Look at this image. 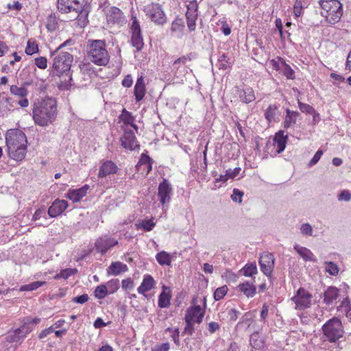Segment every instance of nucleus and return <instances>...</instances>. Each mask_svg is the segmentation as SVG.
I'll return each mask as SVG.
<instances>
[{
    "label": "nucleus",
    "mask_w": 351,
    "mask_h": 351,
    "mask_svg": "<svg viewBox=\"0 0 351 351\" xmlns=\"http://www.w3.org/2000/svg\"><path fill=\"white\" fill-rule=\"evenodd\" d=\"M70 40H68L60 45L56 50L51 52V56H54L51 73L53 75L61 76L64 74L68 77V80H64L60 82L58 87L62 90H67L72 86V76L69 74L71 64L73 58V56L69 52L61 51L56 55L58 51L66 46Z\"/></svg>",
    "instance_id": "nucleus-1"
},
{
    "label": "nucleus",
    "mask_w": 351,
    "mask_h": 351,
    "mask_svg": "<svg viewBox=\"0 0 351 351\" xmlns=\"http://www.w3.org/2000/svg\"><path fill=\"white\" fill-rule=\"evenodd\" d=\"M57 116V101L54 98L45 97L34 104L32 117L36 125L48 126L56 121Z\"/></svg>",
    "instance_id": "nucleus-2"
},
{
    "label": "nucleus",
    "mask_w": 351,
    "mask_h": 351,
    "mask_svg": "<svg viewBox=\"0 0 351 351\" xmlns=\"http://www.w3.org/2000/svg\"><path fill=\"white\" fill-rule=\"evenodd\" d=\"M5 143L8 155L12 159L22 161L25 158L27 140L23 131L19 129L8 130L5 136Z\"/></svg>",
    "instance_id": "nucleus-3"
},
{
    "label": "nucleus",
    "mask_w": 351,
    "mask_h": 351,
    "mask_svg": "<svg viewBox=\"0 0 351 351\" xmlns=\"http://www.w3.org/2000/svg\"><path fill=\"white\" fill-rule=\"evenodd\" d=\"M87 55L88 59L98 66H106L109 62L110 56L104 40H92L88 45Z\"/></svg>",
    "instance_id": "nucleus-4"
},
{
    "label": "nucleus",
    "mask_w": 351,
    "mask_h": 351,
    "mask_svg": "<svg viewBox=\"0 0 351 351\" xmlns=\"http://www.w3.org/2000/svg\"><path fill=\"white\" fill-rule=\"evenodd\" d=\"M86 0H58V10L61 13L71 14V18L77 19L80 16H86Z\"/></svg>",
    "instance_id": "nucleus-5"
},
{
    "label": "nucleus",
    "mask_w": 351,
    "mask_h": 351,
    "mask_svg": "<svg viewBox=\"0 0 351 351\" xmlns=\"http://www.w3.org/2000/svg\"><path fill=\"white\" fill-rule=\"evenodd\" d=\"M319 3L322 9L321 14L330 24L339 21L343 14L342 5L337 0H320Z\"/></svg>",
    "instance_id": "nucleus-6"
},
{
    "label": "nucleus",
    "mask_w": 351,
    "mask_h": 351,
    "mask_svg": "<svg viewBox=\"0 0 351 351\" xmlns=\"http://www.w3.org/2000/svg\"><path fill=\"white\" fill-rule=\"evenodd\" d=\"M40 319L38 317L32 319L27 318L20 328L14 330L12 334L7 336L6 342L21 344L26 335L33 330L34 326L40 323Z\"/></svg>",
    "instance_id": "nucleus-7"
},
{
    "label": "nucleus",
    "mask_w": 351,
    "mask_h": 351,
    "mask_svg": "<svg viewBox=\"0 0 351 351\" xmlns=\"http://www.w3.org/2000/svg\"><path fill=\"white\" fill-rule=\"evenodd\" d=\"M322 331L326 338L325 340L330 343L337 341L344 333L341 322L337 317L327 321L322 326Z\"/></svg>",
    "instance_id": "nucleus-8"
},
{
    "label": "nucleus",
    "mask_w": 351,
    "mask_h": 351,
    "mask_svg": "<svg viewBox=\"0 0 351 351\" xmlns=\"http://www.w3.org/2000/svg\"><path fill=\"white\" fill-rule=\"evenodd\" d=\"M146 16L156 25H162L167 22V16L159 3H152L145 7Z\"/></svg>",
    "instance_id": "nucleus-9"
},
{
    "label": "nucleus",
    "mask_w": 351,
    "mask_h": 351,
    "mask_svg": "<svg viewBox=\"0 0 351 351\" xmlns=\"http://www.w3.org/2000/svg\"><path fill=\"white\" fill-rule=\"evenodd\" d=\"M312 295L306 289L300 288L291 300L295 304V309L302 311L311 306Z\"/></svg>",
    "instance_id": "nucleus-10"
},
{
    "label": "nucleus",
    "mask_w": 351,
    "mask_h": 351,
    "mask_svg": "<svg viewBox=\"0 0 351 351\" xmlns=\"http://www.w3.org/2000/svg\"><path fill=\"white\" fill-rule=\"evenodd\" d=\"M131 43L137 51H141L143 47L144 43L141 34V29L136 16H132V23L131 25Z\"/></svg>",
    "instance_id": "nucleus-11"
},
{
    "label": "nucleus",
    "mask_w": 351,
    "mask_h": 351,
    "mask_svg": "<svg viewBox=\"0 0 351 351\" xmlns=\"http://www.w3.org/2000/svg\"><path fill=\"white\" fill-rule=\"evenodd\" d=\"M121 145L125 149L133 151L138 149L140 145L136 141L135 133L132 130L124 129V134L121 138Z\"/></svg>",
    "instance_id": "nucleus-12"
},
{
    "label": "nucleus",
    "mask_w": 351,
    "mask_h": 351,
    "mask_svg": "<svg viewBox=\"0 0 351 351\" xmlns=\"http://www.w3.org/2000/svg\"><path fill=\"white\" fill-rule=\"evenodd\" d=\"M108 24H119L123 19L121 10L114 6H106L103 10Z\"/></svg>",
    "instance_id": "nucleus-13"
},
{
    "label": "nucleus",
    "mask_w": 351,
    "mask_h": 351,
    "mask_svg": "<svg viewBox=\"0 0 351 351\" xmlns=\"http://www.w3.org/2000/svg\"><path fill=\"white\" fill-rule=\"evenodd\" d=\"M118 244V241L107 235L102 236L97 239L95 246L97 251L104 254L111 247Z\"/></svg>",
    "instance_id": "nucleus-14"
},
{
    "label": "nucleus",
    "mask_w": 351,
    "mask_h": 351,
    "mask_svg": "<svg viewBox=\"0 0 351 351\" xmlns=\"http://www.w3.org/2000/svg\"><path fill=\"white\" fill-rule=\"evenodd\" d=\"M259 264L261 271L269 276L274 267V256L270 253H263L259 258Z\"/></svg>",
    "instance_id": "nucleus-15"
},
{
    "label": "nucleus",
    "mask_w": 351,
    "mask_h": 351,
    "mask_svg": "<svg viewBox=\"0 0 351 351\" xmlns=\"http://www.w3.org/2000/svg\"><path fill=\"white\" fill-rule=\"evenodd\" d=\"M158 195L160 202L162 205L170 202L171 196L172 195V187L167 180L164 179L159 184Z\"/></svg>",
    "instance_id": "nucleus-16"
},
{
    "label": "nucleus",
    "mask_w": 351,
    "mask_h": 351,
    "mask_svg": "<svg viewBox=\"0 0 351 351\" xmlns=\"http://www.w3.org/2000/svg\"><path fill=\"white\" fill-rule=\"evenodd\" d=\"M204 312V309L199 305H194L187 309L184 318L192 320V322L195 323L200 324L202 322Z\"/></svg>",
    "instance_id": "nucleus-17"
},
{
    "label": "nucleus",
    "mask_w": 351,
    "mask_h": 351,
    "mask_svg": "<svg viewBox=\"0 0 351 351\" xmlns=\"http://www.w3.org/2000/svg\"><path fill=\"white\" fill-rule=\"evenodd\" d=\"M68 207V203L64 199H56L49 208L48 215L50 217H56L62 214Z\"/></svg>",
    "instance_id": "nucleus-18"
},
{
    "label": "nucleus",
    "mask_w": 351,
    "mask_h": 351,
    "mask_svg": "<svg viewBox=\"0 0 351 351\" xmlns=\"http://www.w3.org/2000/svg\"><path fill=\"white\" fill-rule=\"evenodd\" d=\"M89 186L88 184H85L77 189H69L66 194V197L72 200L73 202H78L86 195Z\"/></svg>",
    "instance_id": "nucleus-19"
},
{
    "label": "nucleus",
    "mask_w": 351,
    "mask_h": 351,
    "mask_svg": "<svg viewBox=\"0 0 351 351\" xmlns=\"http://www.w3.org/2000/svg\"><path fill=\"white\" fill-rule=\"evenodd\" d=\"M195 57V53L191 52L184 56H182L178 58H177L173 63V71H174L175 74H178L182 71V66H186L188 62L191 61Z\"/></svg>",
    "instance_id": "nucleus-20"
},
{
    "label": "nucleus",
    "mask_w": 351,
    "mask_h": 351,
    "mask_svg": "<svg viewBox=\"0 0 351 351\" xmlns=\"http://www.w3.org/2000/svg\"><path fill=\"white\" fill-rule=\"evenodd\" d=\"M117 169L118 167L114 162L111 160H106L100 166L98 177L105 178L108 175L114 174L117 173Z\"/></svg>",
    "instance_id": "nucleus-21"
},
{
    "label": "nucleus",
    "mask_w": 351,
    "mask_h": 351,
    "mask_svg": "<svg viewBox=\"0 0 351 351\" xmlns=\"http://www.w3.org/2000/svg\"><path fill=\"white\" fill-rule=\"evenodd\" d=\"M288 136L285 134L284 131L280 130L277 132L274 138V145L276 146V152L280 154L282 152L287 145Z\"/></svg>",
    "instance_id": "nucleus-22"
},
{
    "label": "nucleus",
    "mask_w": 351,
    "mask_h": 351,
    "mask_svg": "<svg viewBox=\"0 0 351 351\" xmlns=\"http://www.w3.org/2000/svg\"><path fill=\"white\" fill-rule=\"evenodd\" d=\"M128 271V266L121 262H112L107 269V274L118 276L122 272Z\"/></svg>",
    "instance_id": "nucleus-23"
},
{
    "label": "nucleus",
    "mask_w": 351,
    "mask_h": 351,
    "mask_svg": "<svg viewBox=\"0 0 351 351\" xmlns=\"http://www.w3.org/2000/svg\"><path fill=\"white\" fill-rule=\"evenodd\" d=\"M339 290L335 287H329L324 293V302L328 305L333 303L339 297Z\"/></svg>",
    "instance_id": "nucleus-24"
},
{
    "label": "nucleus",
    "mask_w": 351,
    "mask_h": 351,
    "mask_svg": "<svg viewBox=\"0 0 351 351\" xmlns=\"http://www.w3.org/2000/svg\"><path fill=\"white\" fill-rule=\"evenodd\" d=\"M134 92L136 101H140L143 99L145 94V85L143 77L137 79Z\"/></svg>",
    "instance_id": "nucleus-25"
},
{
    "label": "nucleus",
    "mask_w": 351,
    "mask_h": 351,
    "mask_svg": "<svg viewBox=\"0 0 351 351\" xmlns=\"http://www.w3.org/2000/svg\"><path fill=\"white\" fill-rule=\"evenodd\" d=\"M298 117H300L298 112L287 109L284 121V128H289L293 126L296 123Z\"/></svg>",
    "instance_id": "nucleus-26"
},
{
    "label": "nucleus",
    "mask_w": 351,
    "mask_h": 351,
    "mask_svg": "<svg viewBox=\"0 0 351 351\" xmlns=\"http://www.w3.org/2000/svg\"><path fill=\"white\" fill-rule=\"evenodd\" d=\"M155 282L150 275L145 276L141 285L138 288V292L144 294L145 292L150 291L154 286Z\"/></svg>",
    "instance_id": "nucleus-27"
},
{
    "label": "nucleus",
    "mask_w": 351,
    "mask_h": 351,
    "mask_svg": "<svg viewBox=\"0 0 351 351\" xmlns=\"http://www.w3.org/2000/svg\"><path fill=\"white\" fill-rule=\"evenodd\" d=\"M239 96L241 100L245 104L250 103L256 99L254 90L250 87L239 90Z\"/></svg>",
    "instance_id": "nucleus-28"
},
{
    "label": "nucleus",
    "mask_w": 351,
    "mask_h": 351,
    "mask_svg": "<svg viewBox=\"0 0 351 351\" xmlns=\"http://www.w3.org/2000/svg\"><path fill=\"white\" fill-rule=\"evenodd\" d=\"M294 249L306 261H317L314 254L308 248L300 246L299 245H295Z\"/></svg>",
    "instance_id": "nucleus-29"
},
{
    "label": "nucleus",
    "mask_w": 351,
    "mask_h": 351,
    "mask_svg": "<svg viewBox=\"0 0 351 351\" xmlns=\"http://www.w3.org/2000/svg\"><path fill=\"white\" fill-rule=\"evenodd\" d=\"M119 119L125 125H131L136 132H138V126L134 123L135 118L132 115L131 112L123 109L119 116Z\"/></svg>",
    "instance_id": "nucleus-30"
},
{
    "label": "nucleus",
    "mask_w": 351,
    "mask_h": 351,
    "mask_svg": "<svg viewBox=\"0 0 351 351\" xmlns=\"http://www.w3.org/2000/svg\"><path fill=\"white\" fill-rule=\"evenodd\" d=\"M198 4L195 0L192 1L187 5V12L186 13V19L197 20V19Z\"/></svg>",
    "instance_id": "nucleus-31"
},
{
    "label": "nucleus",
    "mask_w": 351,
    "mask_h": 351,
    "mask_svg": "<svg viewBox=\"0 0 351 351\" xmlns=\"http://www.w3.org/2000/svg\"><path fill=\"white\" fill-rule=\"evenodd\" d=\"M250 342L252 348L255 350H261L265 346V341L261 338L258 332H255L251 335Z\"/></svg>",
    "instance_id": "nucleus-32"
},
{
    "label": "nucleus",
    "mask_w": 351,
    "mask_h": 351,
    "mask_svg": "<svg viewBox=\"0 0 351 351\" xmlns=\"http://www.w3.org/2000/svg\"><path fill=\"white\" fill-rule=\"evenodd\" d=\"M239 290L243 293L247 298H252L256 293V287L248 282H243L239 285Z\"/></svg>",
    "instance_id": "nucleus-33"
},
{
    "label": "nucleus",
    "mask_w": 351,
    "mask_h": 351,
    "mask_svg": "<svg viewBox=\"0 0 351 351\" xmlns=\"http://www.w3.org/2000/svg\"><path fill=\"white\" fill-rule=\"evenodd\" d=\"M184 28V22L182 19L177 17L171 24L170 31L171 34L182 33Z\"/></svg>",
    "instance_id": "nucleus-34"
},
{
    "label": "nucleus",
    "mask_w": 351,
    "mask_h": 351,
    "mask_svg": "<svg viewBox=\"0 0 351 351\" xmlns=\"http://www.w3.org/2000/svg\"><path fill=\"white\" fill-rule=\"evenodd\" d=\"M156 261L161 265H170L171 258L169 254L165 251L158 253L156 256Z\"/></svg>",
    "instance_id": "nucleus-35"
},
{
    "label": "nucleus",
    "mask_w": 351,
    "mask_h": 351,
    "mask_svg": "<svg viewBox=\"0 0 351 351\" xmlns=\"http://www.w3.org/2000/svg\"><path fill=\"white\" fill-rule=\"evenodd\" d=\"M136 226L138 229H143L145 231H151L156 226V223L153 221L152 219H143L136 223Z\"/></svg>",
    "instance_id": "nucleus-36"
},
{
    "label": "nucleus",
    "mask_w": 351,
    "mask_h": 351,
    "mask_svg": "<svg viewBox=\"0 0 351 351\" xmlns=\"http://www.w3.org/2000/svg\"><path fill=\"white\" fill-rule=\"evenodd\" d=\"M80 72L84 75L91 77L95 75V71L92 64L89 62H82L79 65Z\"/></svg>",
    "instance_id": "nucleus-37"
},
{
    "label": "nucleus",
    "mask_w": 351,
    "mask_h": 351,
    "mask_svg": "<svg viewBox=\"0 0 351 351\" xmlns=\"http://www.w3.org/2000/svg\"><path fill=\"white\" fill-rule=\"evenodd\" d=\"M77 271V269L66 268L60 271L54 276V279L64 278L67 279L70 276L74 275Z\"/></svg>",
    "instance_id": "nucleus-38"
},
{
    "label": "nucleus",
    "mask_w": 351,
    "mask_h": 351,
    "mask_svg": "<svg viewBox=\"0 0 351 351\" xmlns=\"http://www.w3.org/2000/svg\"><path fill=\"white\" fill-rule=\"evenodd\" d=\"M231 65L230 58H228L226 53H223L218 59V68L222 70L228 69Z\"/></svg>",
    "instance_id": "nucleus-39"
},
{
    "label": "nucleus",
    "mask_w": 351,
    "mask_h": 351,
    "mask_svg": "<svg viewBox=\"0 0 351 351\" xmlns=\"http://www.w3.org/2000/svg\"><path fill=\"white\" fill-rule=\"evenodd\" d=\"M46 284L45 281H35L32 283L22 286L20 291H31L37 289L38 287Z\"/></svg>",
    "instance_id": "nucleus-40"
},
{
    "label": "nucleus",
    "mask_w": 351,
    "mask_h": 351,
    "mask_svg": "<svg viewBox=\"0 0 351 351\" xmlns=\"http://www.w3.org/2000/svg\"><path fill=\"white\" fill-rule=\"evenodd\" d=\"M171 296L169 294L162 292L158 298V306L160 308H166L170 304Z\"/></svg>",
    "instance_id": "nucleus-41"
},
{
    "label": "nucleus",
    "mask_w": 351,
    "mask_h": 351,
    "mask_svg": "<svg viewBox=\"0 0 351 351\" xmlns=\"http://www.w3.org/2000/svg\"><path fill=\"white\" fill-rule=\"evenodd\" d=\"M245 276H252L257 273V267L255 264H247L241 271Z\"/></svg>",
    "instance_id": "nucleus-42"
},
{
    "label": "nucleus",
    "mask_w": 351,
    "mask_h": 351,
    "mask_svg": "<svg viewBox=\"0 0 351 351\" xmlns=\"http://www.w3.org/2000/svg\"><path fill=\"white\" fill-rule=\"evenodd\" d=\"M109 294L115 293L119 289V280L117 278L111 279L106 285Z\"/></svg>",
    "instance_id": "nucleus-43"
},
{
    "label": "nucleus",
    "mask_w": 351,
    "mask_h": 351,
    "mask_svg": "<svg viewBox=\"0 0 351 351\" xmlns=\"http://www.w3.org/2000/svg\"><path fill=\"white\" fill-rule=\"evenodd\" d=\"M94 294L97 298L104 299L109 293L105 285H100L95 289Z\"/></svg>",
    "instance_id": "nucleus-44"
},
{
    "label": "nucleus",
    "mask_w": 351,
    "mask_h": 351,
    "mask_svg": "<svg viewBox=\"0 0 351 351\" xmlns=\"http://www.w3.org/2000/svg\"><path fill=\"white\" fill-rule=\"evenodd\" d=\"M10 92L12 94L21 97H25L27 95V90L25 87H19L16 85L10 86Z\"/></svg>",
    "instance_id": "nucleus-45"
},
{
    "label": "nucleus",
    "mask_w": 351,
    "mask_h": 351,
    "mask_svg": "<svg viewBox=\"0 0 351 351\" xmlns=\"http://www.w3.org/2000/svg\"><path fill=\"white\" fill-rule=\"evenodd\" d=\"M326 267L325 270L329 274L332 276H337L339 274V267L333 262H325Z\"/></svg>",
    "instance_id": "nucleus-46"
},
{
    "label": "nucleus",
    "mask_w": 351,
    "mask_h": 351,
    "mask_svg": "<svg viewBox=\"0 0 351 351\" xmlns=\"http://www.w3.org/2000/svg\"><path fill=\"white\" fill-rule=\"evenodd\" d=\"M138 164L141 165H145L147 169V172H149L152 169V161L151 158L147 154H143L141 156Z\"/></svg>",
    "instance_id": "nucleus-47"
},
{
    "label": "nucleus",
    "mask_w": 351,
    "mask_h": 351,
    "mask_svg": "<svg viewBox=\"0 0 351 351\" xmlns=\"http://www.w3.org/2000/svg\"><path fill=\"white\" fill-rule=\"evenodd\" d=\"M38 51V47L36 42L32 41L29 40L27 43V47L25 48V53L27 55H32Z\"/></svg>",
    "instance_id": "nucleus-48"
},
{
    "label": "nucleus",
    "mask_w": 351,
    "mask_h": 351,
    "mask_svg": "<svg viewBox=\"0 0 351 351\" xmlns=\"http://www.w3.org/2000/svg\"><path fill=\"white\" fill-rule=\"evenodd\" d=\"M228 289L226 285L217 288L214 293V298L215 300L222 299L227 293Z\"/></svg>",
    "instance_id": "nucleus-49"
},
{
    "label": "nucleus",
    "mask_w": 351,
    "mask_h": 351,
    "mask_svg": "<svg viewBox=\"0 0 351 351\" xmlns=\"http://www.w3.org/2000/svg\"><path fill=\"white\" fill-rule=\"evenodd\" d=\"M276 110H277V108L274 105H270L267 108L265 113V116L266 119L269 122H271L274 120V116H275V111Z\"/></svg>",
    "instance_id": "nucleus-50"
},
{
    "label": "nucleus",
    "mask_w": 351,
    "mask_h": 351,
    "mask_svg": "<svg viewBox=\"0 0 351 351\" xmlns=\"http://www.w3.org/2000/svg\"><path fill=\"white\" fill-rule=\"evenodd\" d=\"M298 107L302 112L309 114L315 113V109L310 105L301 102L298 100Z\"/></svg>",
    "instance_id": "nucleus-51"
},
{
    "label": "nucleus",
    "mask_w": 351,
    "mask_h": 351,
    "mask_svg": "<svg viewBox=\"0 0 351 351\" xmlns=\"http://www.w3.org/2000/svg\"><path fill=\"white\" fill-rule=\"evenodd\" d=\"M185 322H186V326L184 329V333L188 335H192L194 332V322H192V320H190L189 319L184 318Z\"/></svg>",
    "instance_id": "nucleus-52"
},
{
    "label": "nucleus",
    "mask_w": 351,
    "mask_h": 351,
    "mask_svg": "<svg viewBox=\"0 0 351 351\" xmlns=\"http://www.w3.org/2000/svg\"><path fill=\"white\" fill-rule=\"evenodd\" d=\"M302 0H295L293 5V13L295 17H299L302 13Z\"/></svg>",
    "instance_id": "nucleus-53"
},
{
    "label": "nucleus",
    "mask_w": 351,
    "mask_h": 351,
    "mask_svg": "<svg viewBox=\"0 0 351 351\" xmlns=\"http://www.w3.org/2000/svg\"><path fill=\"white\" fill-rule=\"evenodd\" d=\"M35 64L41 69H45L47 67V60L45 57H38L35 58Z\"/></svg>",
    "instance_id": "nucleus-54"
},
{
    "label": "nucleus",
    "mask_w": 351,
    "mask_h": 351,
    "mask_svg": "<svg viewBox=\"0 0 351 351\" xmlns=\"http://www.w3.org/2000/svg\"><path fill=\"white\" fill-rule=\"evenodd\" d=\"M45 218V219H47L46 217V213H45V210L44 208H38L37 209L33 217H32V220L33 221H36L38 219H40V218Z\"/></svg>",
    "instance_id": "nucleus-55"
},
{
    "label": "nucleus",
    "mask_w": 351,
    "mask_h": 351,
    "mask_svg": "<svg viewBox=\"0 0 351 351\" xmlns=\"http://www.w3.org/2000/svg\"><path fill=\"white\" fill-rule=\"evenodd\" d=\"M243 195V192L239 191V189H234L233 190V193L232 195H231V197H232V199L234 201V202H242V197Z\"/></svg>",
    "instance_id": "nucleus-56"
},
{
    "label": "nucleus",
    "mask_w": 351,
    "mask_h": 351,
    "mask_svg": "<svg viewBox=\"0 0 351 351\" xmlns=\"http://www.w3.org/2000/svg\"><path fill=\"white\" fill-rule=\"evenodd\" d=\"M283 73L288 79L293 80L295 78V72L288 64L285 65Z\"/></svg>",
    "instance_id": "nucleus-57"
},
{
    "label": "nucleus",
    "mask_w": 351,
    "mask_h": 351,
    "mask_svg": "<svg viewBox=\"0 0 351 351\" xmlns=\"http://www.w3.org/2000/svg\"><path fill=\"white\" fill-rule=\"evenodd\" d=\"M300 230H301V232L302 234L304 235H309V236H311L312 235V233H313V229H312V227L311 226L306 223H303L302 226H301V228H300Z\"/></svg>",
    "instance_id": "nucleus-58"
},
{
    "label": "nucleus",
    "mask_w": 351,
    "mask_h": 351,
    "mask_svg": "<svg viewBox=\"0 0 351 351\" xmlns=\"http://www.w3.org/2000/svg\"><path fill=\"white\" fill-rule=\"evenodd\" d=\"M88 299L89 297L88 294L84 293L80 296L74 297L72 299V302L82 304L86 303L88 300Z\"/></svg>",
    "instance_id": "nucleus-59"
},
{
    "label": "nucleus",
    "mask_w": 351,
    "mask_h": 351,
    "mask_svg": "<svg viewBox=\"0 0 351 351\" xmlns=\"http://www.w3.org/2000/svg\"><path fill=\"white\" fill-rule=\"evenodd\" d=\"M338 199L349 202L351 199V193L348 190L342 191L338 196Z\"/></svg>",
    "instance_id": "nucleus-60"
},
{
    "label": "nucleus",
    "mask_w": 351,
    "mask_h": 351,
    "mask_svg": "<svg viewBox=\"0 0 351 351\" xmlns=\"http://www.w3.org/2000/svg\"><path fill=\"white\" fill-rule=\"evenodd\" d=\"M322 154H323L322 150L319 149L318 151H317V152L315 153V154L314 155L313 158L310 160V162L308 163V166L312 167V166L315 165V164H317V162L321 158Z\"/></svg>",
    "instance_id": "nucleus-61"
},
{
    "label": "nucleus",
    "mask_w": 351,
    "mask_h": 351,
    "mask_svg": "<svg viewBox=\"0 0 351 351\" xmlns=\"http://www.w3.org/2000/svg\"><path fill=\"white\" fill-rule=\"evenodd\" d=\"M134 286V281L130 278L122 280V288L125 290L132 289Z\"/></svg>",
    "instance_id": "nucleus-62"
},
{
    "label": "nucleus",
    "mask_w": 351,
    "mask_h": 351,
    "mask_svg": "<svg viewBox=\"0 0 351 351\" xmlns=\"http://www.w3.org/2000/svg\"><path fill=\"white\" fill-rule=\"evenodd\" d=\"M169 343H163L160 345H157L152 348V351H169Z\"/></svg>",
    "instance_id": "nucleus-63"
},
{
    "label": "nucleus",
    "mask_w": 351,
    "mask_h": 351,
    "mask_svg": "<svg viewBox=\"0 0 351 351\" xmlns=\"http://www.w3.org/2000/svg\"><path fill=\"white\" fill-rule=\"evenodd\" d=\"M228 315L230 319L234 321L238 318L239 315H240V313L235 308H231L228 311Z\"/></svg>",
    "instance_id": "nucleus-64"
}]
</instances>
